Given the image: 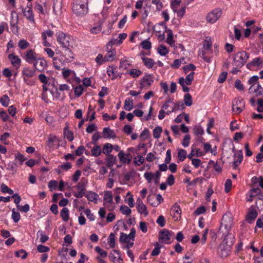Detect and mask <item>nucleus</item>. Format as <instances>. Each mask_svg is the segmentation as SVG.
<instances>
[{
    "label": "nucleus",
    "mask_w": 263,
    "mask_h": 263,
    "mask_svg": "<svg viewBox=\"0 0 263 263\" xmlns=\"http://www.w3.org/2000/svg\"><path fill=\"white\" fill-rule=\"evenodd\" d=\"M57 36L58 43L70 53L71 49L77 46L76 41L71 36L63 32H59L57 34Z\"/></svg>",
    "instance_id": "1"
},
{
    "label": "nucleus",
    "mask_w": 263,
    "mask_h": 263,
    "mask_svg": "<svg viewBox=\"0 0 263 263\" xmlns=\"http://www.w3.org/2000/svg\"><path fill=\"white\" fill-rule=\"evenodd\" d=\"M234 242V236L228 234L219 247V253L222 257H226L228 255L231 247Z\"/></svg>",
    "instance_id": "2"
},
{
    "label": "nucleus",
    "mask_w": 263,
    "mask_h": 263,
    "mask_svg": "<svg viewBox=\"0 0 263 263\" xmlns=\"http://www.w3.org/2000/svg\"><path fill=\"white\" fill-rule=\"evenodd\" d=\"M249 53L245 51L237 52L234 55L233 65L237 68L242 67L247 62Z\"/></svg>",
    "instance_id": "3"
},
{
    "label": "nucleus",
    "mask_w": 263,
    "mask_h": 263,
    "mask_svg": "<svg viewBox=\"0 0 263 263\" xmlns=\"http://www.w3.org/2000/svg\"><path fill=\"white\" fill-rule=\"evenodd\" d=\"M116 55V51L115 49H110L107 52L104 57L102 54H99L96 58L95 61L98 65H101L105 62L114 61Z\"/></svg>",
    "instance_id": "4"
},
{
    "label": "nucleus",
    "mask_w": 263,
    "mask_h": 263,
    "mask_svg": "<svg viewBox=\"0 0 263 263\" xmlns=\"http://www.w3.org/2000/svg\"><path fill=\"white\" fill-rule=\"evenodd\" d=\"M233 224V219L231 213L227 212L225 213L221 219L220 230L223 228L226 232H228L230 231L232 227Z\"/></svg>",
    "instance_id": "5"
},
{
    "label": "nucleus",
    "mask_w": 263,
    "mask_h": 263,
    "mask_svg": "<svg viewBox=\"0 0 263 263\" xmlns=\"http://www.w3.org/2000/svg\"><path fill=\"white\" fill-rule=\"evenodd\" d=\"M222 14L221 9L217 8L210 11L206 15V21L207 22L214 24L218 20Z\"/></svg>",
    "instance_id": "6"
},
{
    "label": "nucleus",
    "mask_w": 263,
    "mask_h": 263,
    "mask_svg": "<svg viewBox=\"0 0 263 263\" xmlns=\"http://www.w3.org/2000/svg\"><path fill=\"white\" fill-rule=\"evenodd\" d=\"M88 7L84 4L75 3L72 7V11L78 16H84L88 12Z\"/></svg>",
    "instance_id": "7"
},
{
    "label": "nucleus",
    "mask_w": 263,
    "mask_h": 263,
    "mask_svg": "<svg viewBox=\"0 0 263 263\" xmlns=\"http://www.w3.org/2000/svg\"><path fill=\"white\" fill-rule=\"evenodd\" d=\"M154 76L151 74H146L140 80V89H147L154 82Z\"/></svg>",
    "instance_id": "8"
},
{
    "label": "nucleus",
    "mask_w": 263,
    "mask_h": 263,
    "mask_svg": "<svg viewBox=\"0 0 263 263\" xmlns=\"http://www.w3.org/2000/svg\"><path fill=\"white\" fill-rule=\"evenodd\" d=\"M245 102L243 99H236L233 102L232 110L235 114H239L245 108Z\"/></svg>",
    "instance_id": "9"
},
{
    "label": "nucleus",
    "mask_w": 263,
    "mask_h": 263,
    "mask_svg": "<svg viewBox=\"0 0 263 263\" xmlns=\"http://www.w3.org/2000/svg\"><path fill=\"white\" fill-rule=\"evenodd\" d=\"M23 59L28 63H33L37 59V54L32 49L27 50L23 57Z\"/></svg>",
    "instance_id": "10"
},
{
    "label": "nucleus",
    "mask_w": 263,
    "mask_h": 263,
    "mask_svg": "<svg viewBox=\"0 0 263 263\" xmlns=\"http://www.w3.org/2000/svg\"><path fill=\"white\" fill-rule=\"evenodd\" d=\"M258 215L257 211L253 205L250 206L246 217V220L249 223H252Z\"/></svg>",
    "instance_id": "11"
},
{
    "label": "nucleus",
    "mask_w": 263,
    "mask_h": 263,
    "mask_svg": "<svg viewBox=\"0 0 263 263\" xmlns=\"http://www.w3.org/2000/svg\"><path fill=\"white\" fill-rule=\"evenodd\" d=\"M171 214L175 221L180 219L181 217V210L177 203H175L171 210Z\"/></svg>",
    "instance_id": "12"
},
{
    "label": "nucleus",
    "mask_w": 263,
    "mask_h": 263,
    "mask_svg": "<svg viewBox=\"0 0 263 263\" xmlns=\"http://www.w3.org/2000/svg\"><path fill=\"white\" fill-rule=\"evenodd\" d=\"M137 209L138 212L140 214H143L145 216H146L148 214V212L147 210L146 205L143 203L142 200L138 198L137 199Z\"/></svg>",
    "instance_id": "13"
},
{
    "label": "nucleus",
    "mask_w": 263,
    "mask_h": 263,
    "mask_svg": "<svg viewBox=\"0 0 263 263\" xmlns=\"http://www.w3.org/2000/svg\"><path fill=\"white\" fill-rule=\"evenodd\" d=\"M33 65L35 69L41 72L47 67V62L43 59H36L33 62Z\"/></svg>",
    "instance_id": "14"
},
{
    "label": "nucleus",
    "mask_w": 263,
    "mask_h": 263,
    "mask_svg": "<svg viewBox=\"0 0 263 263\" xmlns=\"http://www.w3.org/2000/svg\"><path fill=\"white\" fill-rule=\"evenodd\" d=\"M24 15L27 20L32 23H34V15L31 7L29 5L23 9Z\"/></svg>",
    "instance_id": "15"
},
{
    "label": "nucleus",
    "mask_w": 263,
    "mask_h": 263,
    "mask_svg": "<svg viewBox=\"0 0 263 263\" xmlns=\"http://www.w3.org/2000/svg\"><path fill=\"white\" fill-rule=\"evenodd\" d=\"M249 92L250 94H255L258 97L263 93V88L259 84L251 86L249 89Z\"/></svg>",
    "instance_id": "16"
},
{
    "label": "nucleus",
    "mask_w": 263,
    "mask_h": 263,
    "mask_svg": "<svg viewBox=\"0 0 263 263\" xmlns=\"http://www.w3.org/2000/svg\"><path fill=\"white\" fill-rule=\"evenodd\" d=\"M171 237V233L168 230H163L160 232L159 238L165 243L169 244L171 243L170 241Z\"/></svg>",
    "instance_id": "17"
},
{
    "label": "nucleus",
    "mask_w": 263,
    "mask_h": 263,
    "mask_svg": "<svg viewBox=\"0 0 263 263\" xmlns=\"http://www.w3.org/2000/svg\"><path fill=\"white\" fill-rule=\"evenodd\" d=\"M118 158L122 163H129L132 160L130 154H125L123 151H120L118 155Z\"/></svg>",
    "instance_id": "18"
},
{
    "label": "nucleus",
    "mask_w": 263,
    "mask_h": 263,
    "mask_svg": "<svg viewBox=\"0 0 263 263\" xmlns=\"http://www.w3.org/2000/svg\"><path fill=\"white\" fill-rule=\"evenodd\" d=\"M35 74V70L31 69L28 67L23 68L22 70V76L24 78H30Z\"/></svg>",
    "instance_id": "19"
},
{
    "label": "nucleus",
    "mask_w": 263,
    "mask_h": 263,
    "mask_svg": "<svg viewBox=\"0 0 263 263\" xmlns=\"http://www.w3.org/2000/svg\"><path fill=\"white\" fill-rule=\"evenodd\" d=\"M8 58L11 61V64L14 67L17 68L20 67L21 61L18 56L11 54L9 55Z\"/></svg>",
    "instance_id": "20"
},
{
    "label": "nucleus",
    "mask_w": 263,
    "mask_h": 263,
    "mask_svg": "<svg viewBox=\"0 0 263 263\" xmlns=\"http://www.w3.org/2000/svg\"><path fill=\"white\" fill-rule=\"evenodd\" d=\"M178 83L182 86V90L184 92H187L189 91V88L186 86L190 85L192 83L187 81L186 79H184L183 77L180 78Z\"/></svg>",
    "instance_id": "21"
},
{
    "label": "nucleus",
    "mask_w": 263,
    "mask_h": 263,
    "mask_svg": "<svg viewBox=\"0 0 263 263\" xmlns=\"http://www.w3.org/2000/svg\"><path fill=\"white\" fill-rule=\"evenodd\" d=\"M13 12L11 13V17L12 20L10 22V25H11V28L12 30V31L13 33H16L18 32V27L17 26V24L18 22V17L17 16H16V18L15 19L13 18Z\"/></svg>",
    "instance_id": "22"
},
{
    "label": "nucleus",
    "mask_w": 263,
    "mask_h": 263,
    "mask_svg": "<svg viewBox=\"0 0 263 263\" xmlns=\"http://www.w3.org/2000/svg\"><path fill=\"white\" fill-rule=\"evenodd\" d=\"M103 137L105 139H108L110 138H115L116 137L115 134L113 130L110 129L109 127H105L103 129Z\"/></svg>",
    "instance_id": "23"
},
{
    "label": "nucleus",
    "mask_w": 263,
    "mask_h": 263,
    "mask_svg": "<svg viewBox=\"0 0 263 263\" xmlns=\"http://www.w3.org/2000/svg\"><path fill=\"white\" fill-rule=\"evenodd\" d=\"M46 7L47 5L46 3L41 2V3H36L35 6L34 7V9L38 12L44 14L45 11L46 9Z\"/></svg>",
    "instance_id": "24"
},
{
    "label": "nucleus",
    "mask_w": 263,
    "mask_h": 263,
    "mask_svg": "<svg viewBox=\"0 0 263 263\" xmlns=\"http://www.w3.org/2000/svg\"><path fill=\"white\" fill-rule=\"evenodd\" d=\"M57 137L54 135H50L47 141V145L49 148H53L54 146V143L57 142Z\"/></svg>",
    "instance_id": "25"
},
{
    "label": "nucleus",
    "mask_w": 263,
    "mask_h": 263,
    "mask_svg": "<svg viewBox=\"0 0 263 263\" xmlns=\"http://www.w3.org/2000/svg\"><path fill=\"white\" fill-rule=\"evenodd\" d=\"M94 146L92 147L91 151L92 156L94 157H98L101 155L102 153L101 147L97 144H94Z\"/></svg>",
    "instance_id": "26"
},
{
    "label": "nucleus",
    "mask_w": 263,
    "mask_h": 263,
    "mask_svg": "<svg viewBox=\"0 0 263 263\" xmlns=\"http://www.w3.org/2000/svg\"><path fill=\"white\" fill-rule=\"evenodd\" d=\"M113 149V145L109 143L104 144L102 148V153L106 156L110 155V153Z\"/></svg>",
    "instance_id": "27"
},
{
    "label": "nucleus",
    "mask_w": 263,
    "mask_h": 263,
    "mask_svg": "<svg viewBox=\"0 0 263 263\" xmlns=\"http://www.w3.org/2000/svg\"><path fill=\"white\" fill-rule=\"evenodd\" d=\"M142 60L144 65L148 68H152L155 64L154 61L151 58L143 57Z\"/></svg>",
    "instance_id": "28"
},
{
    "label": "nucleus",
    "mask_w": 263,
    "mask_h": 263,
    "mask_svg": "<svg viewBox=\"0 0 263 263\" xmlns=\"http://www.w3.org/2000/svg\"><path fill=\"white\" fill-rule=\"evenodd\" d=\"M98 197L99 195L97 194L92 192H89L86 195V197L89 201L95 203L97 202Z\"/></svg>",
    "instance_id": "29"
},
{
    "label": "nucleus",
    "mask_w": 263,
    "mask_h": 263,
    "mask_svg": "<svg viewBox=\"0 0 263 263\" xmlns=\"http://www.w3.org/2000/svg\"><path fill=\"white\" fill-rule=\"evenodd\" d=\"M60 216L64 221H67L69 219V210L67 208H64L60 212Z\"/></svg>",
    "instance_id": "30"
},
{
    "label": "nucleus",
    "mask_w": 263,
    "mask_h": 263,
    "mask_svg": "<svg viewBox=\"0 0 263 263\" xmlns=\"http://www.w3.org/2000/svg\"><path fill=\"white\" fill-rule=\"evenodd\" d=\"M133 100L131 99H126L124 101V108L127 111H130L133 108Z\"/></svg>",
    "instance_id": "31"
},
{
    "label": "nucleus",
    "mask_w": 263,
    "mask_h": 263,
    "mask_svg": "<svg viewBox=\"0 0 263 263\" xmlns=\"http://www.w3.org/2000/svg\"><path fill=\"white\" fill-rule=\"evenodd\" d=\"M64 135L69 141H72L73 140V133L68 129L67 126L65 127L64 129Z\"/></svg>",
    "instance_id": "32"
},
{
    "label": "nucleus",
    "mask_w": 263,
    "mask_h": 263,
    "mask_svg": "<svg viewBox=\"0 0 263 263\" xmlns=\"http://www.w3.org/2000/svg\"><path fill=\"white\" fill-rule=\"evenodd\" d=\"M116 160V157L112 155L107 156L106 165L109 167H111L115 164Z\"/></svg>",
    "instance_id": "33"
},
{
    "label": "nucleus",
    "mask_w": 263,
    "mask_h": 263,
    "mask_svg": "<svg viewBox=\"0 0 263 263\" xmlns=\"http://www.w3.org/2000/svg\"><path fill=\"white\" fill-rule=\"evenodd\" d=\"M87 183L86 180L82 178L81 181L77 185L76 187L79 191L84 192Z\"/></svg>",
    "instance_id": "34"
},
{
    "label": "nucleus",
    "mask_w": 263,
    "mask_h": 263,
    "mask_svg": "<svg viewBox=\"0 0 263 263\" xmlns=\"http://www.w3.org/2000/svg\"><path fill=\"white\" fill-rule=\"evenodd\" d=\"M167 37L166 39V42L170 45L173 46L174 44V41L173 40V33L171 29L167 30Z\"/></svg>",
    "instance_id": "35"
},
{
    "label": "nucleus",
    "mask_w": 263,
    "mask_h": 263,
    "mask_svg": "<svg viewBox=\"0 0 263 263\" xmlns=\"http://www.w3.org/2000/svg\"><path fill=\"white\" fill-rule=\"evenodd\" d=\"M193 133L196 136H202L204 133V130L200 125H197L193 128Z\"/></svg>",
    "instance_id": "36"
},
{
    "label": "nucleus",
    "mask_w": 263,
    "mask_h": 263,
    "mask_svg": "<svg viewBox=\"0 0 263 263\" xmlns=\"http://www.w3.org/2000/svg\"><path fill=\"white\" fill-rule=\"evenodd\" d=\"M104 200L107 203H111L112 202V195L111 191L104 192Z\"/></svg>",
    "instance_id": "37"
},
{
    "label": "nucleus",
    "mask_w": 263,
    "mask_h": 263,
    "mask_svg": "<svg viewBox=\"0 0 263 263\" xmlns=\"http://www.w3.org/2000/svg\"><path fill=\"white\" fill-rule=\"evenodd\" d=\"M181 3V0H171V7L173 10V12H176L177 9L180 6Z\"/></svg>",
    "instance_id": "38"
},
{
    "label": "nucleus",
    "mask_w": 263,
    "mask_h": 263,
    "mask_svg": "<svg viewBox=\"0 0 263 263\" xmlns=\"http://www.w3.org/2000/svg\"><path fill=\"white\" fill-rule=\"evenodd\" d=\"M29 46V43L24 39L21 40L18 43V46L21 49H26Z\"/></svg>",
    "instance_id": "39"
},
{
    "label": "nucleus",
    "mask_w": 263,
    "mask_h": 263,
    "mask_svg": "<svg viewBox=\"0 0 263 263\" xmlns=\"http://www.w3.org/2000/svg\"><path fill=\"white\" fill-rule=\"evenodd\" d=\"M162 132V128L160 126H157L153 130V137L155 139H158Z\"/></svg>",
    "instance_id": "40"
},
{
    "label": "nucleus",
    "mask_w": 263,
    "mask_h": 263,
    "mask_svg": "<svg viewBox=\"0 0 263 263\" xmlns=\"http://www.w3.org/2000/svg\"><path fill=\"white\" fill-rule=\"evenodd\" d=\"M128 73L133 78H136L142 74V71L139 69H132Z\"/></svg>",
    "instance_id": "41"
},
{
    "label": "nucleus",
    "mask_w": 263,
    "mask_h": 263,
    "mask_svg": "<svg viewBox=\"0 0 263 263\" xmlns=\"http://www.w3.org/2000/svg\"><path fill=\"white\" fill-rule=\"evenodd\" d=\"M95 251L99 254V256L101 258H106L107 256V253L106 251L103 250L99 247H96L95 249Z\"/></svg>",
    "instance_id": "42"
},
{
    "label": "nucleus",
    "mask_w": 263,
    "mask_h": 263,
    "mask_svg": "<svg viewBox=\"0 0 263 263\" xmlns=\"http://www.w3.org/2000/svg\"><path fill=\"white\" fill-rule=\"evenodd\" d=\"M183 104L181 102H179L177 104H174V106L172 107L171 108V110H168L167 111H166V114L167 115L170 114L171 112L176 110H179L180 109V107H183Z\"/></svg>",
    "instance_id": "43"
},
{
    "label": "nucleus",
    "mask_w": 263,
    "mask_h": 263,
    "mask_svg": "<svg viewBox=\"0 0 263 263\" xmlns=\"http://www.w3.org/2000/svg\"><path fill=\"white\" fill-rule=\"evenodd\" d=\"M120 211L123 214L128 216L130 214L132 210L127 205H123L120 206Z\"/></svg>",
    "instance_id": "44"
},
{
    "label": "nucleus",
    "mask_w": 263,
    "mask_h": 263,
    "mask_svg": "<svg viewBox=\"0 0 263 263\" xmlns=\"http://www.w3.org/2000/svg\"><path fill=\"white\" fill-rule=\"evenodd\" d=\"M130 65L129 63L126 59H122L120 61L119 68L125 70Z\"/></svg>",
    "instance_id": "45"
},
{
    "label": "nucleus",
    "mask_w": 263,
    "mask_h": 263,
    "mask_svg": "<svg viewBox=\"0 0 263 263\" xmlns=\"http://www.w3.org/2000/svg\"><path fill=\"white\" fill-rule=\"evenodd\" d=\"M184 101L185 104L190 106L192 104V98L190 94L186 93L184 96Z\"/></svg>",
    "instance_id": "46"
},
{
    "label": "nucleus",
    "mask_w": 263,
    "mask_h": 263,
    "mask_svg": "<svg viewBox=\"0 0 263 263\" xmlns=\"http://www.w3.org/2000/svg\"><path fill=\"white\" fill-rule=\"evenodd\" d=\"M261 63L259 58H254L251 62L248 63L247 67L250 68L252 66H258L261 64Z\"/></svg>",
    "instance_id": "47"
},
{
    "label": "nucleus",
    "mask_w": 263,
    "mask_h": 263,
    "mask_svg": "<svg viewBox=\"0 0 263 263\" xmlns=\"http://www.w3.org/2000/svg\"><path fill=\"white\" fill-rule=\"evenodd\" d=\"M108 242L111 248H114L115 246V235L114 233H111L108 238Z\"/></svg>",
    "instance_id": "48"
},
{
    "label": "nucleus",
    "mask_w": 263,
    "mask_h": 263,
    "mask_svg": "<svg viewBox=\"0 0 263 263\" xmlns=\"http://www.w3.org/2000/svg\"><path fill=\"white\" fill-rule=\"evenodd\" d=\"M186 152L185 150L179 149L178 153V157L180 161H183L186 158Z\"/></svg>",
    "instance_id": "49"
},
{
    "label": "nucleus",
    "mask_w": 263,
    "mask_h": 263,
    "mask_svg": "<svg viewBox=\"0 0 263 263\" xmlns=\"http://www.w3.org/2000/svg\"><path fill=\"white\" fill-rule=\"evenodd\" d=\"M15 255L17 257H21L22 259H25L27 256V253L24 250H21L15 252Z\"/></svg>",
    "instance_id": "50"
},
{
    "label": "nucleus",
    "mask_w": 263,
    "mask_h": 263,
    "mask_svg": "<svg viewBox=\"0 0 263 263\" xmlns=\"http://www.w3.org/2000/svg\"><path fill=\"white\" fill-rule=\"evenodd\" d=\"M183 71L185 73H187L190 71H193L196 69V66L192 64H190L187 65H185L183 68Z\"/></svg>",
    "instance_id": "51"
},
{
    "label": "nucleus",
    "mask_w": 263,
    "mask_h": 263,
    "mask_svg": "<svg viewBox=\"0 0 263 263\" xmlns=\"http://www.w3.org/2000/svg\"><path fill=\"white\" fill-rule=\"evenodd\" d=\"M158 52L161 55H165L168 52L167 48L163 45H160L158 48Z\"/></svg>",
    "instance_id": "52"
},
{
    "label": "nucleus",
    "mask_w": 263,
    "mask_h": 263,
    "mask_svg": "<svg viewBox=\"0 0 263 263\" xmlns=\"http://www.w3.org/2000/svg\"><path fill=\"white\" fill-rule=\"evenodd\" d=\"M212 44V42L210 39L204 40L203 46L205 52L206 51H209L211 49Z\"/></svg>",
    "instance_id": "53"
},
{
    "label": "nucleus",
    "mask_w": 263,
    "mask_h": 263,
    "mask_svg": "<svg viewBox=\"0 0 263 263\" xmlns=\"http://www.w3.org/2000/svg\"><path fill=\"white\" fill-rule=\"evenodd\" d=\"M12 218L14 222H17L20 219V214L18 212H16L14 209L12 211Z\"/></svg>",
    "instance_id": "54"
},
{
    "label": "nucleus",
    "mask_w": 263,
    "mask_h": 263,
    "mask_svg": "<svg viewBox=\"0 0 263 263\" xmlns=\"http://www.w3.org/2000/svg\"><path fill=\"white\" fill-rule=\"evenodd\" d=\"M258 77L256 76H254L250 78V79L248 81V83L251 86L255 85L257 84H259L258 82Z\"/></svg>",
    "instance_id": "55"
},
{
    "label": "nucleus",
    "mask_w": 263,
    "mask_h": 263,
    "mask_svg": "<svg viewBox=\"0 0 263 263\" xmlns=\"http://www.w3.org/2000/svg\"><path fill=\"white\" fill-rule=\"evenodd\" d=\"M141 47L146 50H149L152 47L151 43L148 41L147 40H144V41L141 43Z\"/></svg>",
    "instance_id": "56"
},
{
    "label": "nucleus",
    "mask_w": 263,
    "mask_h": 263,
    "mask_svg": "<svg viewBox=\"0 0 263 263\" xmlns=\"http://www.w3.org/2000/svg\"><path fill=\"white\" fill-rule=\"evenodd\" d=\"M1 191L3 193H8L9 194H12L13 193V191L9 188L5 184H2L1 185Z\"/></svg>",
    "instance_id": "57"
},
{
    "label": "nucleus",
    "mask_w": 263,
    "mask_h": 263,
    "mask_svg": "<svg viewBox=\"0 0 263 263\" xmlns=\"http://www.w3.org/2000/svg\"><path fill=\"white\" fill-rule=\"evenodd\" d=\"M252 182L254 183H258L260 187L263 189V177L260 176L259 177H253L252 179Z\"/></svg>",
    "instance_id": "58"
},
{
    "label": "nucleus",
    "mask_w": 263,
    "mask_h": 263,
    "mask_svg": "<svg viewBox=\"0 0 263 263\" xmlns=\"http://www.w3.org/2000/svg\"><path fill=\"white\" fill-rule=\"evenodd\" d=\"M9 98L7 95H4L1 99V103L4 106H7L9 102Z\"/></svg>",
    "instance_id": "59"
},
{
    "label": "nucleus",
    "mask_w": 263,
    "mask_h": 263,
    "mask_svg": "<svg viewBox=\"0 0 263 263\" xmlns=\"http://www.w3.org/2000/svg\"><path fill=\"white\" fill-rule=\"evenodd\" d=\"M155 196L149 195L147 198V201L153 206H157L156 202L155 201Z\"/></svg>",
    "instance_id": "60"
},
{
    "label": "nucleus",
    "mask_w": 263,
    "mask_h": 263,
    "mask_svg": "<svg viewBox=\"0 0 263 263\" xmlns=\"http://www.w3.org/2000/svg\"><path fill=\"white\" fill-rule=\"evenodd\" d=\"M83 90L84 89L82 86L79 85L77 86L74 89L75 95L77 97H80L82 94Z\"/></svg>",
    "instance_id": "61"
},
{
    "label": "nucleus",
    "mask_w": 263,
    "mask_h": 263,
    "mask_svg": "<svg viewBox=\"0 0 263 263\" xmlns=\"http://www.w3.org/2000/svg\"><path fill=\"white\" fill-rule=\"evenodd\" d=\"M228 73L227 72H223L220 74L218 79V82L220 83H223L227 78Z\"/></svg>",
    "instance_id": "62"
},
{
    "label": "nucleus",
    "mask_w": 263,
    "mask_h": 263,
    "mask_svg": "<svg viewBox=\"0 0 263 263\" xmlns=\"http://www.w3.org/2000/svg\"><path fill=\"white\" fill-rule=\"evenodd\" d=\"M144 162V158L142 156H138L137 157L135 158L134 163L137 165H140L143 164Z\"/></svg>",
    "instance_id": "63"
},
{
    "label": "nucleus",
    "mask_w": 263,
    "mask_h": 263,
    "mask_svg": "<svg viewBox=\"0 0 263 263\" xmlns=\"http://www.w3.org/2000/svg\"><path fill=\"white\" fill-rule=\"evenodd\" d=\"M144 177L148 183H151L154 178V174L149 172H146L144 174Z\"/></svg>",
    "instance_id": "64"
}]
</instances>
